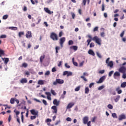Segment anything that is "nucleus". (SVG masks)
Segmentation results:
<instances>
[{"label":"nucleus","mask_w":126,"mask_h":126,"mask_svg":"<svg viewBox=\"0 0 126 126\" xmlns=\"http://www.w3.org/2000/svg\"><path fill=\"white\" fill-rule=\"evenodd\" d=\"M60 49H61V48L59 46L56 47L55 50L56 54H58V53H59V50H60Z\"/></svg>","instance_id":"34"},{"label":"nucleus","mask_w":126,"mask_h":126,"mask_svg":"<svg viewBox=\"0 0 126 126\" xmlns=\"http://www.w3.org/2000/svg\"><path fill=\"white\" fill-rule=\"evenodd\" d=\"M88 120H89L88 116L84 117L83 119V124H84V125H86L88 123Z\"/></svg>","instance_id":"13"},{"label":"nucleus","mask_w":126,"mask_h":126,"mask_svg":"<svg viewBox=\"0 0 126 126\" xmlns=\"http://www.w3.org/2000/svg\"><path fill=\"white\" fill-rule=\"evenodd\" d=\"M65 66L67 68H70V66L69 65H68L67 64V63H65Z\"/></svg>","instance_id":"54"},{"label":"nucleus","mask_w":126,"mask_h":126,"mask_svg":"<svg viewBox=\"0 0 126 126\" xmlns=\"http://www.w3.org/2000/svg\"><path fill=\"white\" fill-rule=\"evenodd\" d=\"M8 123H10V121H11V115H9L8 119Z\"/></svg>","instance_id":"61"},{"label":"nucleus","mask_w":126,"mask_h":126,"mask_svg":"<svg viewBox=\"0 0 126 126\" xmlns=\"http://www.w3.org/2000/svg\"><path fill=\"white\" fill-rule=\"evenodd\" d=\"M107 107L108 109H110V110H112V109H113V105H112V104H108Z\"/></svg>","instance_id":"43"},{"label":"nucleus","mask_w":126,"mask_h":126,"mask_svg":"<svg viewBox=\"0 0 126 126\" xmlns=\"http://www.w3.org/2000/svg\"><path fill=\"white\" fill-rule=\"evenodd\" d=\"M64 42H65V38L64 37H62L60 39L59 44L61 48L63 47V44H64Z\"/></svg>","instance_id":"3"},{"label":"nucleus","mask_w":126,"mask_h":126,"mask_svg":"<svg viewBox=\"0 0 126 126\" xmlns=\"http://www.w3.org/2000/svg\"><path fill=\"white\" fill-rule=\"evenodd\" d=\"M51 109L53 110L52 113L53 114H57L58 113V108L57 106L54 105L51 107Z\"/></svg>","instance_id":"6"},{"label":"nucleus","mask_w":126,"mask_h":126,"mask_svg":"<svg viewBox=\"0 0 126 126\" xmlns=\"http://www.w3.org/2000/svg\"><path fill=\"white\" fill-rule=\"evenodd\" d=\"M98 27H95L94 29V32H96V31H98Z\"/></svg>","instance_id":"56"},{"label":"nucleus","mask_w":126,"mask_h":126,"mask_svg":"<svg viewBox=\"0 0 126 126\" xmlns=\"http://www.w3.org/2000/svg\"><path fill=\"white\" fill-rule=\"evenodd\" d=\"M89 91H90V90H89V88L86 87L85 89V92L86 94H89Z\"/></svg>","instance_id":"25"},{"label":"nucleus","mask_w":126,"mask_h":126,"mask_svg":"<svg viewBox=\"0 0 126 126\" xmlns=\"http://www.w3.org/2000/svg\"><path fill=\"white\" fill-rule=\"evenodd\" d=\"M23 35H24V32H20L18 33V36L20 38H21V36Z\"/></svg>","instance_id":"29"},{"label":"nucleus","mask_w":126,"mask_h":126,"mask_svg":"<svg viewBox=\"0 0 126 126\" xmlns=\"http://www.w3.org/2000/svg\"><path fill=\"white\" fill-rule=\"evenodd\" d=\"M113 73H114V71H111L109 74H108V76H109V77H111V76H112V74H113Z\"/></svg>","instance_id":"49"},{"label":"nucleus","mask_w":126,"mask_h":126,"mask_svg":"<svg viewBox=\"0 0 126 126\" xmlns=\"http://www.w3.org/2000/svg\"><path fill=\"white\" fill-rule=\"evenodd\" d=\"M14 112L15 113L16 116H18V115H19L20 114V112L19 111L16 110V109H15L14 110Z\"/></svg>","instance_id":"36"},{"label":"nucleus","mask_w":126,"mask_h":126,"mask_svg":"<svg viewBox=\"0 0 126 126\" xmlns=\"http://www.w3.org/2000/svg\"><path fill=\"white\" fill-rule=\"evenodd\" d=\"M3 55H4V51L0 49V58H1V56H3Z\"/></svg>","instance_id":"31"},{"label":"nucleus","mask_w":126,"mask_h":126,"mask_svg":"<svg viewBox=\"0 0 126 126\" xmlns=\"http://www.w3.org/2000/svg\"><path fill=\"white\" fill-rule=\"evenodd\" d=\"M46 123H51V122H52V119H47L45 121Z\"/></svg>","instance_id":"48"},{"label":"nucleus","mask_w":126,"mask_h":126,"mask_svg":"<svg viewBox=\"0 0 126 126\" xmlns=\"http://www.w3.org/2000/svg\"><path fill=\"white\" fill-rule=\"evenodd\" d=\"M123 78L124 79H126V73H123V76H122Z\"/></svg>","instance_id":"63"},{"label":"nucleus","mask_w":126,"mask_h":126,"mask_svg":"<svg viewBox=\"0 0 126 126\" xmlns=\"http://www.w3.org/2000/svg\"><path fill=\"white\" fill-rule=\"evenodd\" d=\"M0 38L1 39H3L4 38H6V35L5 34L1 35H0Z\"/></svg>","instance_id":"51"},{"label":"nucleus","mask_w":126,"mask_h":126,"mask_svg":"<svg viewBox=\"0 0 126 126\" xmlns=\"http://www.w3.org/2000/svg\"><path fill=\"white\" fill-rule=\"evenodd\" d=\"M20 83H27V79H26V78H22L21 80H20Z\"/></svg>","instance_id":"20"},{"label":"nucleus","mask_w":126,"mask_h":126,"mask_svg":"<svg viewBox=\"0 0 126 126\" xmlns=\"http://www.w3.org/2000/svg\"><path fill=\"white\" fill-rule=\"evenodd\" d=\"M44 10L46 12V13H48V14H52V13H54L53 11H51V10L49 9V8L45 7L44 8Z\"/></svg>","instance_id":"16"},{"label":"nucleus","mask_w":126,"mask_h":126,"mask_svg":"<svg viewBox=\"0 0 126 126\" xmlns=\"http://www.w3.org/2000/svg\"><path fill=\"white\" fill-rule=\"evenodd\" d=\"M45 94L47 95V98L48 100H49V101H51L52 100V98L51 97V96H52V94H51V93L45 92Z\"/></svg>","instance_id":"14"},{"label":"nucleus","mask_w":126,"mask_h":126,"mask_svg":"<svg viewBox=\"0 0 126 126\" xmlns=\"http://www.w3.org/2000/svg\"><path fill=\"white\" fill-rule=\"evenodd\" d=\"M74 43L73 42V41L72 40H69L68 44L69 45V46H70L71 45H73Z\"/></svg>","instance_id":"37"},{"label":"nucleus","mask_w":126,"mask_h":126,"mask_svg":"<svg viewBox=\"0 0 126 126\" xmlns=\"http://www.w3.org/2000/svg\"><path fill=\"white\" fill-rule=\"evenodd\" d=\"M72 75V72L68 71L67 76H71Z\"/></svg>","instance_id":"52"},{"label":"nucleus","mask_w":126,"mask_h":126,"mask_svg":"<svg viewBox=\"0 0 126 126\" xmlns=\"http://www.w3.org/2000/svg\"><path fill=\"white\" fill-rule=\"evenodd\" d=\"M51 93H52V95L53 96H56L57 95V93H56V92H55V90H51Z\"/></svg>","instance_id":"33"},{"label":"nucleus","mask_w":126,"mask_h":126,"mask_svg":"<svg viewBox=\"0 0 126 126\" xmlns=\"http://www.w3.org/2000/svg\"><path fill=\"white\" fill-rule=\"evenodd\" d=\"M74 106V102H70L68 104V105L66 106V109H70L71 108H72Z\"/></svg>","instance_id":"15"},{"label":"nucleus","mask_w":126,"mask_h":126,"mask_svg":"<svg viewBox=\"0 0 126 126\" xmlns=\"http://www.w3.org/2000/svg\"><path fill=\"white\" fill-rule=\"evenodd\" d=\"M121 76V73L120 72L116 71L113 75V77L115 79H117V77H120Z\"/></svg>","instance_id":"10"},{"label":"nucleus","mask_w":126,"mask_h":126,"mask_svg":"<svg viewBox=\"0 0 126 126\" xmlns=\"http://www.w3.org/2000/svg\"><path fill=\"white\" fill-rule=\"evenodd\" d=\"M4 59H5V60L4 61V63L5 64H7L8 62H9V59L7 58H4Z\"/></svg>","instance_id":"24"},{"label":"nucleus","mask_w":126,"mask_h":126,"mask_svg":"<svg viewBox=\"0 0 126 126\" xmlns=\"http://www.w3.org/2000/svg\"><path fill=\"white\" fill-rule=\"evenodd\" d=\"M9 29H11V30H14V31H16L18 29L17 27H10L9 28Z\"/></svg>","instance_id":"32"},{"label":"nucleus","mask_w":126,"mask_h":126,"mask_svg":"<svg viewBox=\"0 0 126 126\" xmlns=\"http://www.w3.org/2000/svg\"><path fill=\"white\" fill-rule=\"evenodd\" d=\"M120 98H121L120 95L116 96V98L114 99L115 102H116V103L118 102L119 101V100H120Z\"/></svg>","instance_id":"22"},{"label":"nucleus","mask_w":126,"mask_h":126,"mask_svg":"<svg viewBox=\"0 0 126 126\" xmlns=\"http://www.w3.org/2000/svg\"><path fill=\"white\" fill-rule=\"evenodd\" d=\"M92 40L93 41H94L95 43H96V44H97L98 45H101V38L97 37V36L94 37L92 38Z\"/></svg>","instance_id":"2"},{"label":"nucleus","mask_w":126,"mask_h":126,"mask_svg":"<svg viewBox=\"0 0 126 126\" xmlns=\"http://www.w3.org/2000/svg\"><path fill=\"white\" fill-rule=\"evenodd\" d=\"M87 124L88 126H91V121H89Z\"/></svg>","instance_id":"64"},{"label":"nucleus","mask_w":126,"mask_h":126,"mask_svg":"<svg viewBox=\"0 0 126 126\" xmlns=\"http://www.w3.org/2000/svg\"><path fill=\"white\" fill-rule=\"evenodd\" d=\"M15 101V99L14 98H11L10 99L11 104H14Z\"/></svg>","instance_id":"41"},{"label":"nucleus","mask_w":126,"mask_h":126,"mask_svg":"<svg viewBox=\"0 0 126 126\" xmlns=\"http://www.w3.org/2000/svg\"><path fill=\"white\" fill-rule=\"evenodd\" d=\"M81 87L80 86H79L78 87H77L75 89V91H76V92H77L79 90H80V88Z\"/></svg>","instance_id":"38"},{"label":"nucleus","mask_w":126,"mask_h":126,"mask_svg":"<svg viewBox=\"0 0 126 126\" xmlns=\"http://www.w3.org/2000/svg\"><path fill=\"white\" fill-rule=\"evenodd\" d=\"M45 75H50V71H47L45 74Z\"/></svg>","instance_id":"59"},{"label":"nucleus","mask_w":126,"mask_h":126,"mask_svg":"<svg viewBox=\"0 0 126 126\" xmlns=\"http://www.w3.org/2000/svg\"><path fill=\"white\" fill-rule=\"evenodd\" d=\"M66 121H67V122H71L72 119L71 118L67 117L66 119Z\"/></svg>","instance_id":"55"},{"label":"nucleus","mask_w":126,"mask_h":126,"mask_svg":"<svg viewBox=\"0 0 126 126\" xmlns=\"http://www.w3.org/2000/svg\"><path fill=\"white\" fill-rule=\"evenodd\" d=\"M126 116L125 114H121L119 116L118 120L119 121H123V120H126Z\"/></svg>","instance_id":"12"},{"label":"nucleus","mask_w":126,"mask_h":126,"mask_svg":"<svg viewBox=\"0 0 126 126\" xmlns=\"http://www.w3.org/2000/svg\"><path fill=\"white\" fill-rule=\"evenodd\" d=\"M64 81L63 80L61 79H56V81L53 82V85H57V84H63Z\"/></svg>","instance_id":"4"},{"label":"nucleus","mask_w":126,"mask_h":126,"mask_svg":"<svg viewBox=\"0 0 126 126\" xmlns=\"http://www.w3.org/2000/svg\"><path fill=\"white\" fill-rule=\"evenodd\" d=\"M94 46H95V44H94V43L93 42L91 43V44H90V48H94Z\"/></svg>","instance_id":"40"},{"label":"nucleus","mask_w":126,"mask_h":126,"mask_svg":"<svg viewBox=\"0 0 126 126\" xmlns=\"http://www.w3.org/2000/svg\"><path fill=\"white\" fill-rule=\"evenodd\" d=\"M26 38H31L32 37V33L30 31H28L27 33L26 34Z\"/></svg>","instance_id":"17"},{"label":"nucleus","mask_w":126,"mask_h":126,"mask_svg":"<svg viewBox=\"0 0 126 126\" xmlns=\"http://www.w3.org/2000/svg\"><path fill=\"white\" fill-rule=\"evenodd\" d=\"M94 83H91L90 85H89V87L90 88H92V86H94Z\"/></svg>","instance_id":"62"},{"label":"nucleus","mask_w":126,"mask_h":126,"mask_svg":"<svg viewBox=\"0 0 126 126\" xmlns=\"http://www.w3.org/2000/svg\"><path fill=\"white\" fill-rule=\"evenodd\" d=\"M70 49L71 50H74V51H77V49H78V47L77 46L73 45L70 46Z\"/></svg>","instance_id":"19"},{"label":"nucleus","mask_w":126,"mask_h":126,"mask_svg":"<svg viewBox=\"0 0 126 126\" xmlns=\"http://www.w3.org/2000/svg\"><path fill=\"white\" fill-rule=\"evenodd\" d=\"M87 1V0H83L82 3H83V5H84V6H85V5H86Z\"/></svg>","instance_id":"47"},{"label":"nucleus","mask_w":126,"mask_h":126,"mask_svg":"<svg viewBox=\"0 0 126 126\" xmlns=\"http://www.w3.org/2000/svg\"><path fill=\"white\" fill-rule=\"evenodd\" d=\"M126 87V82H124L121 84V87H122V88H125Z\"/></svg>","instance_id":"28"},{"label":"nucleus","mask_w":126,"mask_h":126,"mask_svg":"<svg viewBox=\"0 0 126 126\" xmlns=\"http://www.w3.org/2000/svg\"><path fill=\"white\" fill-rule=\"evenodd\" d=\"M36 118H37V116H31V120H35V119H36Z\"/></svg>","instance_id":"45"},{"label":"nucleus","mask_w":126,"mask_h":126,"mask_svg":"<svg viewBox=\"0 0 126 126\" xmlns=\"http://www.w3.org/2000/svg\"><path fill=\"white\" fill-rule=\"evenodd\" d=\"M30 112L31 113L32 115H33V116H36V117H38L39 112L37 110H35V109H32L30 110Z\"/></svg>","instance_id":"5"},{"label":"nucleus","mask_w":126,"mask_h":126,"mask_svg":"<svg viewBox=\"0 0 126 126\" xmlns=\"http://www.w3.org/2000/svg\"><path fill=\"white\" fill-rule=\"evenodd\" d=\"M67 73H68V71H65L63 73V75H67Z\"/></svg>","instance_id":"58"},{"label":"nucleus","mask_w":126,"mask_h":126,"mask_svg":"<svg viewBox=\"0 0 126 126\" xmlns=\"http://www.w3.org/2000/svg\"><path fill=\"white\" fill-rule=\"evenodd\" d=\"M88 75H89V74H88L87 72H84L83 75L81 76L80 77H81V78H82V79H83V80L84 81H87V79H86V78H85V76H88Z\"/></svg>","instance_id":"8"},{"label":"nucleus","mask_w":126,"mask_h":126,"mask_svg":"<svg viewBox=\"0 0 126 126\" xmlns=\"http://www.w3.org/2000/svg\"><path fill=\"white\" fill-rule=\"evenodd\" d=\"M38 84H39V85H44V81L40 80L38 81Z\"/></svg>","instance_id":"26"},{"label":"nucleus","mask_w":126,"mask_h":126,"mask_svg":"<svg viewBox=\"0 0 126 126\" xmlns=\"http://www.w3.org/2000/svg\"><path fill=\"white\" fill-rule=\"evenodd\" d=\"M106 79V76H103L98 80V81L96 82V83L98 84H100V83H102L104 82V80Z\"/></svg>","instance_id":"7"},{"label":"nucleus","mask_w":126,"mask_h":126,"mask_svg":"<svg viewBox=\"0 0 126 126\" xmlns=\"http://www.w3.org/2000/svg\"><path fill=\"white\" fill-rule=\"evenodd\" d=\"M72 63L75 66H78V63L77 62H74V58H72Z\"/></svg>","instance_id":"27"},{"label":"nucleus","mask_w":126,"mask_h":126,"mask_svg":"<svg viewBox=\"0 0 126 126\" xmlns=\"http://www.w3.org/2000/svg\"><path fill=\"white\" fill-rule=\"evenodd\" d=\"M88 54H89V55H91L92 56H95V53H94V51H93V50L90 49L88 51Z\"/></svg>","instance_id":"21"},{"label":"nucleus","mask_w":126,"mask_h":126,"mask_svg":"<svg viewBox=\"0 0 126 126\" xmlns=\"http://www.w3.org/2000/svg\"><path fill=\"white\" fill-rule=\"evenodd\" d=\"M63 31L60 32L59 34V36L62 37V36H63Z\"/></svg>","instance_id":"53"},{"label":"nucleus","mask_w":126,"mask_h":126,"mask_svg":"<svg viewBox=\"0 0 126 126\" xmlns=\"http://www.w3.org/2000/svg\"><path fill=\"white\" fill-rule=\"evenodd\" d=\"M44 59H45V55H43V56H41L40 57V62L41 63H43V61L44 60Z\"/></svg>","instance_id":"23"},{"label":"nucleus","mask_w":126,"mask_h":126,"mask_svg":"<svg viewBox=\"0 0 126 126\" xmlns=\"http://www.w3.org/2000/svg\"><path fill=\"white\" fill-rule=\"evenodd\" d=\"M118 70L119 72H121V73H125L126 71V68L125 66H122Z\"/></svg>","instance_id":"9"},{"label":"nucleus","mask_w":126,"mask_h":126,"mask_svg":"<svg viewBox=\"0 0 126 126\" xmlns=\"http://www.w3.org/2000/svg\"><path fill=\"white\" fill-rule=\"evenodd\" d=\"M42 103L44 104V105H45V106H47V105H48V103H47V101H46V100L45 99L42 100Z\"/></svg>","instance_id":"42"},{"label":"nucleus","mask_w":126,"mask_h":126,"mask_svg":"<svg viewBox=\"0 0 126 126\" xmlns=\"http://www.w3.org/2000/svg\"><path fill=\"white\" fill-rule=\"evenodd\" d=\"M124 35H125V31H123L120 34V37H121V38H123V37H124Z\"/></svg>","instance_id":"50"},{"label":"nucleus","mask_w":126,"mask_h":126,"mask_svg":"<svg viewBox=\"0 0 126 126\" xmlns=\"http://www.w3.org/2000/svg\"><path fill=\"white\" fill-rule=\"evenodd\" d=\"M105 73V70H101L99 71V73H101V74H103V73Z\"/></svg>","instance_id":"60"},{"label":"nucleus","mask_w":126,"mask_h":126,"mask_svg":"<svg viewBox=\"0 0 126 126\" xmlns=\"http://www.w3.org/2000/svg\"><path fill=\"white\" fill-rule=\"evenodd\" d=\"M96 55L99 59H102V56L101 54H100V53H99V52H96Z\"/></svg>","instance_id":"44"},{"label":"nucleus","mask_w":126,"mask_h":126,"mask_svg":"<svg viewBox=\"0 0 126 126\" xmlns=\"http://www.w3.org/2000/svg\"><path fill=\"white\" fill-rule=\"evenodd\" d=\"M107 66H110L111 68H113L114 66V63L113 61H110L108 63H107Z\"/></svg>","instance_id":"18"},{"label":"nucleus","mask_w":126,"mask_h":126,"mask_svg":"<svg viewBox=\"0 0 126 126\" xmlns=\"http://www.w3.org/2000/svg\"><path fill=\"white\" fill-rule=\"evenodd\" d=\"M8 18V15H5L3 16L2 19L5 20V19H7Z\"/></svg>","instance_id":"39"},{"label":"nucleus","mask_w":126,"mask_h":126,"mask_svg":"<svg viewBox=\"0 0 126 126\" xmlns=\"http://www.w3.org/2000/svg\"><path fill=\"white\" fill-rule=\"evenodd\" d=\"M61 103V101L60 100H58L57 99H55L53 100V104L57 106H60V103Z\"/></svg>","instance_id":"11"},{"label":"nucleus","mask_w":126,"mask_h":126,"mask_svg":"<svg viewBox=\"0 0 126 126\" xmlns=\"http://www.w3.org/2000/svg\"><path fill=\"white\" fill-rule=\"evenodd\" d=\"M91 41H92V39H88L87 40V42L88 43V44H87V46H89V45L90 44V42H91Z\"/></svg>","instance_id":"46"},{"label":"nucleus","mask_w":126,"mask_h":126,"mask_svg":"<svg viewBox=\"0 0 126 126\" xmlns=\"http://www.w3.org/2000/svg\"><path fill=\"white\" fill-rule=\"evenodd\" d=\"M22 66L23 67L26 68V67H27V66H28V64H27V63H22Z\"/></svg>","instance_id":"30"},{"label":"nucleus","mask_w":126,"mask_h":126,"mask_svg":"<svg viewBox=\"0 0 126 126\" xmlns=\"http://www.w3.org/2000/svg\"><path fill=\"white\" fill-rule=\"evenodd\" d=\"M104 89V86H101L100 87H99V88H98V90H102V89Z\"/></svg>","instance_id":"57"},{"label":"nucleus","mask_w":126,"mask_h":126,"mask_svg":"<svg viewBox=\"0 0 126 126\" xmlns=\"http://www.w3.org/2000/svg\"><path fill=\"white\" fill-rule=\"evenodd\" d=\"M112 117H113V118H114V119H117L118 118L117 114L115 113L112 114Z\"/></svg>","instance_id":"35"},{"label":"nucleus","mask_w":126,"mask_h":126,"mask_svg":"<svg viewBox=\"0 0 126 126\" xmlns=\"http://www.w3.org/2000/svg\"><path fill=\"white\" fill-rule=\"evenodd\" d=\"M50 38L53 41H58V40H59V36H58V34L55 32H52L51 33Z\"/></svg>","instance_id":"1"}]
</instances>
